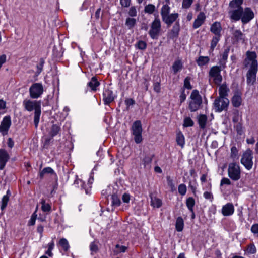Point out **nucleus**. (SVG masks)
I'll list each match as a JSON object with an SVG mask.
<instances>
[{
	"label": "nucleus",
	"mask_w": 258,
	"mask_h": 258,
	"mask_svg": "<svg viewBox=\"0 0 258 258\" xmlns=\"http://www.w3.org/2000/svg\"><path fill=\"white\" fill-rule=\"evenodd\" d=\"M25 109L28 111L35 110L34 122L36 128L37 127L41 114V101L25 100L23 102Z\"/></svg>",
	"instance_id": "nucleus-1"
},
{
	"label": "nucleus",
	"mask_w": 258,
	"mask_h": 258,
	"mask_svg": "<svg viewBox=\"0 0 258 258\" xmlns=\"http://www.w3.org/2000/svg\"><path fill=\"white\" fill-rule=\"evenodd\" d=\"M256 58V54L255 52L247 51L243 66L246 68H249V70H258V63Z\"/></svg>",
	"instance_id": "nucleus-2"
},
{
	"label": "nucleus",
	"mask_w": 258,
	"mask_h": 258,
	"mask_svg": "<svg viewBox=\"0 0 258 258\" xmlns=\"http://www.w3.org/2000/svg\"><path fill=\"white\" fill-rule=\"evenodd\" d=\"M190 98L191 101L189 104L188 108L191 112L196 111L202 104V97L199 94V91L194 90L192 91Z\"/></svg>",
	"instance_id": "nucleus-3"
},
{
	"label": "nucleus",
	"mask_w": 258,
	"mask_h": 258,
	"mask_svg": "<svg viewBox=\"0 0 258 258\" xmlns=\"http://www.w3.org/2000/svg\"><path fill=\"white\" fill-rule=\"evenodd\" d=\"M161 31V23L158 16L151 24L149 34L153 39H157L160 35Z\"/></svg>",
	"instance_id": "nucleus-4"
},
{
	"label": "nucleus",
	"mask_w": 258,
	"mask_h": 258,
	"mask_svg": "<svg viewBox=\"0 0 258 258\" xmlns=\"http://www.w3.org/2000/svg\"><path fill=\"white\" fill-rule=\"evenodd\" d=\"M221 71V66L212 67L209 72V81L211 79H213V82L216 85H220L222 81V76L220 74Z\"/></svg>",
	"instance_id": "nucleus-5"
},
{
	"label": "nucleus",
	"mask_w": 258,
	"mask_h": 258,
	"mask_svg": "<svg viewBox=\"0 0 258 258\" xmlns=\"http://www.w3.org/2000/svg\"><path fill=\"white\" fill-rule=\"evenodd\" d=\"M132 132L134 136V140L137 144L140 143L143 140L142 133V127L140 120L135 121L132 126Z\"/></svg>",
	"instance_id": "nucleus-6"
},
{
	"label": "nucleus",
	"mask_w": 258,
	"mask_h": 258,
	"mask_svg": "<svg viewBox=\"0 0 258 258\" xmlns=\"http://www.w3.org/2000/svg\"><path fill=\"white\" fill-rule=\"evenodd\" d=\"M228 173L229 177L234 181L240 178L241 171L239 166L236 163H231L229 164Z\"/></svg>",
	"instance_id": "nucleus-7"
},
{
	"label": "nucleus",
	"mask_w": 258,
	"mask_h": 258,
	"mask_svg": "<svg viewBox=\"0 0 258 258\" xmlns=\"http://www.w3.org/2000/svg\"><path fill=\"white\" fill-rule=\"evenodd\" d=\"M252 151L248 149L243 153L241 159V163L247 170H250L252 168Z\"/></svg>",
	"instance_id": "nucleus-8"
},
{
	"label": "nucleus",
	"mask_w": 258,
	"mask_h": 258,
	"mask_svg": "<svg viewBox=\"0 0 258 258\" xmlns=\"http://www.w3.org/2000/svg\"><path fill=\"white\" fill-rule=\"evenodd\" d=\"M43 91V87L42 84L34 83L29 88L30 96L33 99L38 98L41 96Z\"/></svg>",
	"instance_id": "nucleus-9"
},
{
	"label": "nucleus",
	"mask_w": 258,
	"mask_h": 258,
	"mask_svg": "<svg viewBox=\"0 0 258 258\" xmlns=\"http://www.w3.org/2000/svg\"><path fill=\"white\" fill-rule=\"evenodd\" d=\"M229 101L227 98H217L214 103V108L217 112H221L227 109Z\"/></svg>",
	"instance_id": "nucleus-10"
},
{
	"label": "nucleus",
	"mask_w": 258,
	"mask_h": 258,
	"mask_svg": "<svg viewBox=\"0 0 258 258\" xmlns=\"http://www.w3.org/2000/svg\"><path fill=\"white\" fill-rule=\"evenodd\" d=\"M11 125V120L10 116H7L4 117L0 125V132L3 136L8 134L9 129Z\"/></svg>",
	"instance_id": "nucleus-11"
},
{
	"label": "nucleus",
	"mask_w": 258,
	"mask_h": 258,
	"mask_svg": "<svg viewBox=\"0 0 258 258\" xmlns=\"http://www.w3.org/2000/svg\"><path fill=\"white\" fill-rule=\"evenodd\" d=\"M254 14L251 9L249 8H246L243 10L242 13L241 21L243 24L248 23L254 17Z\"/></svg>",
	"instance_id": "nucleus-12"
},
{
	"label": "nucleus",
	"mask_w": 258,
	"mask_h": 258,
	"mask_svg": "<svg viewBox=\"0 0 258 258\" xmlns=\"http://www.w3.org/2000/svg\"><path fill=\"white\" fill-rule=\"evenodd\" d=\"M9 159L10 156L8 152L4 149H0V170L4 168Z\"/></svg>",
	"instance_id": "nucleus-13"
},
{
	"label": "nucleus",
	"mask_w": 258,
	"mask_h": 258,
	"mask_svg": "<svg viewBox=\"0 0 258 258\" xmlns=\"http://www.w3.org/2000/svg\"><path fill=\"white\" fill-rule=\"evenodd\" d=\"M103 100L106 105H108L112 102L114 99V95L111 90L109 89H106L103 93Z\"/></svg>",
	"instance_id": "nucleus-14"
},
{
	"label": "nucleus",
	"mask_w": 258,
	"mask_h": 258,
	"mask_svg": "<svg viewBox=\"0 0 258 258\" xmlns=\"http://www.w3.org/2000/svg\"><path fill=\"white\" fill-rule=\"evenodd\" d=\"M178 16V13H172L164 17L162 20L168 27H170L177 20Z\"/></svg>",
	"instance_id": "nucleus-15"
},
{
	"label": "nucleus",
	"mask_w": 258,
	"mask_h": 258,
	"mask_svg": "<svg viewBox=\"0 0 258 258\" xmlns=\"http://www.w3.org/2000/svg\"><path fill=\"white\" fill-rule=\"evenodd\" d=\"M258 70H248L246 74L247 84L252 85L256 81V75Z\"/></svg>",
	"instance_id": "nucleus-16"
},
{
	"label": "nucleus",
	"mask_w": 258,
	"mask_h": 258,
	"mask_svg": "<svg viewBox=\"0 0 258 258\" xmlns=\"http://www.w3.org/2000/svg\"><path fill=\"white\" fill-rule=\"evenodd\" d=\"M205 19V14L203 12H200L194 22L193 28L197 29L200 27L204 23Z\"/></svg>",
	"instance_id": "nucleus-17"
},
{
	"label": "nucleus",
	"mask_w": 258,
	"mask_h": 258,
	"mask_svg": "<svg viewBox=\"0 0 258 258\" xmlns=\"http://www.w3.org/2000/svg\"><path fill=\"white\" fill-rule=\"evenodd\" d=\"M234 211V206L231 203H227L224 205L222 209V213L224 216H227L232 215Z\"/></svg>",
	"instance_id": "nucleus-18"
},
{
	"label": "nucleus",
	"mask_w": 258,
	"mask_h": 258,
	"mask_svg": "<svg viewBox=\"0 0 258 258\" xmlns=\"http://www.w3.org/2000/svg\"><path fill=\"white\" fill-rule=\"evenodd\" d=\"M222 30V27L221 24L219 22H214L211 26L210 31L213 34L215 35V36H221V31Z\"/></svg>",
	"instance_id": "nucleus-19"
},
{
	"label": "nucleus",
	"mask_w": 258,
	"mask_h": 258,
	"mask_svg": "<svg viewBox=\"0 0 258 258\" xmlns=\"http://www.w3.org/2000/svg\"><path fill=\"white\" fill-rule=\"evenodd\" d=\"M180 31V25L179 22H176L171 29L169 36L170 38L174 39L178 37Z\"/></svg>",
	"instance_id": "nucleus-20"
},
{
	"label": "nucleus",
	"mask_w": 258,
	"mask_h": 258,
	"mask_svg": "<svg viewBox=\"0 0 258 258\" xmlns=\"http://www.w3.org/2000/svg\"><path fill=\"white\" fill-rule=\"evenodd\" d=\"M235 9L232 12L231 18L234 20L238 21L240 19H241L242 13L243 12V8H239Z\"/></svg>",
	"instance_id": "nucleus-21"
},
{
	"label": "nucleus",
	"mask_w": 258,
	"mask_h": 258,
	"mask_svg": "<svg viewBox=\"0 0 258 258\" xmlns=\"http://www.w3.org/2000/svg\"><path fill=\"white\" fill-rule=\"evenodd\" d=\"M232 29V38L236 42H239L243 39V33L239 30Z\"/></svg>",
	"instance_id": "nucleus-22"
},
{
	"label": "nucleus",
	"mask_w": 258,
	"mask_h": 258,
	"mask_svg": "<svg viewBox=\"0 0 258 258\" xmlns=\"http://www.w3.org/2000/svg\"><path fill=\"white\" fill-rule=\"evenodd\" d=\"M229 91L226 85L222 84L220 86L219 88V97L218 98H226L228 95V92Z\"/></svg>",
	"instance_id": "nucleus-23"
},
{
	"label": "nucleus",
	"mask_w": 258,
	"mask_h": 258,
	"mask_svg": "<svg viewBox=\"0 0 258 258\" xmlns=\"http://www.w3.org/2000/svg\"><path fill=\"white\" fill-rule=\"evenodd\" d=\"M198 121L199 126L202 129L206 127L207 122V117L206 115L201 114L198 117Z\"/></svg>",
	"instance_id": "nucleus-24"
},
{
	"label": "nucleus",
	"mask_w": 258,
	"mask_h": 258,
	"mask_svg": "<svg viewBox=\"0 0 258 258\" xmlns=\"http://www.w3.org/2000/svg\"><path fill=\"white\" fill-rule=\"evenodd\" d=\"M151 198V205L154 208H159L162 205V201L161 200L154 196L153 195H150Z\"/></svg>",
	"instance_id": "nucleus-25"
},
{
	"label": "nucleus",
	"mask_w": 258,
	"mask_h": 258,
	"mask_svg": "<svg viewBox=\"0 0 258 258\" xmlns=\"http://www.w3.org/2000/svg\"><path fill=\"white\" fill-rule=\"evenodd\" d=\"M60 127L57 124H53L52 125L49 132V135L51 138L57 135L60 132Z\"/></svg>",
	"instance_id": "nucleus-26"
},
{
	"label": "nucleus",
	"mask_w": 258,
	"mask_h": 258,
	"mask_svg": "<svg viewBox=\"0 0 258 258\" xmlns=\"http://www.w3.org/2000/svg\"><path fill=\"white\" fill-rule=\"evenodd\" d=\"M242 99L241 96L238 94H235L232 99V103L233 106L238 107L241 103Z\"/></svg>",
	"instance_id": "nucleus-27"
},
{
	"label": "nucleus",
	"mask_w": 258,
	"mask_h": 258,
	"mask_svg": "<svg viewBox=\"0 0 258 258\" xmlns=\"http://www.w3.org/2000/svg\"><path fill=\"white\" fill-rule=\"evenodd\" d=\"M184 227V222L182 217H178L176 221L175 227L177 231H182Z\"/></svg>",
	"instance_id": "nucleus-28"
},
{
	"label": "nucleus",
	"mask_w": 258,
	"mask_h": 258,
	"mask_svg": "<svg viewBox=\"0 0 258 258\" xmlns=\"http://www.w3.org/2000/svg\"><path fill=\"white\" fill-rule=\"evenodd\" d=\"M210 59L208 56H200L197 60L199 66L202 67L209 63Z\"/></svg>",
	"instance_id": "nucleus-29"
},
{
	"label": "nucleus",
	"mask_w": 258,
	"mask_h": 258,
	"mask_svg": "<svg viewBox=\"0 0 258 258\" xmlns=\"http://www.w3.org/2000/svg\"><path fill=\"white\" fill-rule=\"evenodd\" d=\"M99 84V82L95 77H92L91 81L88 83V86L93 91L96 90V87H98Z\"/></svg>",
	"instance_id": "nucleus-30"
},
{
	"label": "nucleus",
	"mask_w": 258,
	"mask_h": 258,
	"mask_svg": "<svg viewBox=\"0 0 258 258\" xmlns=\"http://www.w3.org/2000/svg\"><path fill=\"white\" fill-rule=\"evenodd\" d=\"M182 68V64L181 61L179 60L175 61L172 66V69L175 74L180 70Z\"/></svg>",
	"instance_id": "nucleus-31"
},
{
	"label": "nucleus",
	"mask_w": 258,
	"mask_h": 258,
	"mask_svg": "<svg viewBox=\"0 0 258 258\" xmlns=\"http://www.w3.org/2000/svg\"><path fill=\"white\" fill-rule=\"evenodd\" d=\"M243 3V0H232L230 2L229 6L233 9L242 8L241 5Z\"/></svg>",
	"instance_id": "nucleus-32"
},
{
	"label": "nucleus",
	"mask_w": 258,
	"mask_h": 258,
	"mask_svg": "<svg viewBox=\"0 0 258 258\" xmlns=\"http://www.w3.org/2000/svg\"><path fill=\"white\" fill-rule=\"evenodd\" d=\"M186 206L190 212H192L193 207L195 204V201L192 197H189L186 199Z\"/></svg>",
	"instance_id": "nucleus-33"
},
{
	"label": "nucleus",
	"mask_w": 258,
	"mask_h": 258,
	"mask_svg": "<svg viewBox=\"0 0 258 258\" xmlns=\"http://www.w3.org/2000/svg\"><path fill=\"white\" fill-rule=\"evenodd\" d=\"M170 7L168 5H164L161 9V15L162 19L169 14Z\"/></svg>",
	"instance_id": "nucleus-34"
},
{
	"label": "nucleus",
	"mask_w": 258,
	"mask_h": 258,
	"mask_svg": "<svg viewBox=\"0 0 258 258\" xmlns=\"http://www.w3.org/2000/svg\"><path fill=\"white\" fill-rule=\"evenodd\" d=\"M112 204L113 206H119L120 205L121 201L119 197L116 194H113L111 197Z\"/></svg>",
	"instance_id": "nucleus-35"
},
{
	"label": "nucleus",
	"mask_w": 258,
	"mask_h": 258,
	"mask_svg": "<svg viewBox=\"0 0 258 258\" xmlns=\"http://www.w3.org/2000/svg\"><path fill=\"white\" fill-rule=\"evenodd\" d=\"M41 209L44 212H49L51 210V206L49 204L45 203L44 199H42L41 201Z\"/></svg>",
	"instance_id": "nucleus-36"
},
{
	"label": "nucleus",
	"mask_w": 258,
	"mask_h": 258,
	"mask_svg": "<svg viewBox=\"0 0 258 258\" xmlns=\"http://www.w3.org/2000/svg\"><path fill=\"white\" fill-rule=\"evenodd\" d=\"M54 174V171L51 167L44 168L40 173V176L41 178H43L45 174Z\"/></svg>",
	"instance_id": "nucleus-37"
},
{
	"label": "nucleus",
	"mask_w": 258,
	"mask_h": 258,
	"mask_svg": "<svg viewBox=\"0 0 258 258\" xmlns=\"http://www.w3.org/2000/svg\"><path fill=\"white\" fill-rule=\"evenodd\" d=\"M136 23V20L134 18H128L126 19L125 21V25L128 27L129 29L133 28Z\"/></svg>",
	"instance_id": "nucleus-38"
},
{
	"label": "nucleus",
	"mask_w": 258,
	"mask_h": 258,
	"mask_svg": "<svg viewBox=\"0 0 258 258\" xmlns=\"http://www.w3.org/2000/svg\"><path fill=\"white\" fill-rule=\"evenodd\" d=\"M59 244L66 251H67L70 247L68 241L63 238L60 240Z\"/></svg>",
	"instance_id": "nucleus-39"
},
{
	"label": "nucleus",
	"mask_w": 258,
	"mask_h": 258,
	"mask_svg": "<svg viewBox=\"0 0 258 258\" xmlns=\"http://www.w3.org/2000/svg\"><path fill=\"white\" fill-rule=\"evenodd\" d=\"M155 10V6L152 4H149L145 7V12L148 14H153Z\"/></svg>",
	"instance_id": "nucleus-40"
},
{
	"label": "nucleus",
	"mask_w": 258,
	"mask_h": 258,
	"mask_svg": "<svg viewBox=\"0 0 258 258\" xmlns=\"http://www.w3.org/2000/svg\"><path fill=\"white\" fill-rule=\"evenodd\" d=\"M176 142L179 146L183 147L184 144V138L182 134H178L176 137Z\"/></svg>",
	"instance_id": "nucleus-41"
},
{
	"label": "nucleus",
	"mask_w": 258,
	"mask_h": 258,
	"mask_svg": "<svg viewBox=\"0 0 258 258\" xmlns=\"http://www.w3.org/2000/svg\"><path fill=\"white\" fill-rule=\"evenodd\" d=\"M9 200V195H5L3 197L2 200V205L1 207V209L2 210H4L5 209L7 205Z\"/></svg>",
	"instance_id": "nucleus-42"
},
{
	"label": "nucleus",
	"mask_w": 258,
	"mask_h": 258,
	"mask_svg": "<svg viewBox=\"0 0 258 258\" xmlns=\"http://www.w3.org/2000/svg\"><path fill=\"white\" fill-rule=\"evenodd\" d=\"M220 36H215L213 37L211 43V49L213 50L215 48L220 40Z\"/></svg>",
	"instance_id": "nucleus-43"
},
{
	"label": "nucleus",
	"mask_w": 258,
	"mask_h": 258,
	"mask_svg": "<svg viewBox=\"0 0 258 258\" xmlns=\"http://www.w3.org/2000/svg\"><path fill=\"white\" fill-rule=\"evenodd\" d=\"M194 125V121L190 117H186L184 119L183 126L185 127H190Z\"/></svg>",
	"instance_id": "nucleus-44"
},
{
	"label": "nucleus",
	"mask_w": 258,
	"mask_h": 258,
	"mask_svg": "<svg viewBox=\"0 0 258 258\" xmlns=\"http://www.w3.org/2000/svg\"><path fill=\"white\" fill-rule=\"evenodd\" d=\"M44 60L43 58H41L40 59V61H39V64H38L37 65V72L36 73L39 75L42 71L43 70V66H44Z\"/></svg>",
	"instance_id": "nucleus-45"
},
{
	"label": "nucleus",
	"mask_w": 258,
	"mask_h": 258,
	"mask_svg": "<svg viewBox=\"0 0 258 258\" xmlns=\"http://www.w3.org/2000/svg\"><path fill=\"white\" fill-rule=\"evenodd\" d=\"M178 192L182 196L185 195L186 192V187L185 184H181L179 185Z\"/></svg>",
	"instance_id": "nucleus-46"
},
{
	"label": "nucleus",
	"mask_w": 258,
	"mask_h": 258,
	"mask_svg": "<svg viewBox=\"0 0 258 258\" xmlns=\"http://www.w3.org/2000/svg\"><path fill=\"white\" fill-rule=\"evenodd\" d=\"M136 46L140 50H145L147 47L146 43L144 41H139L136 44Z\"/></svg>",
	"instance_id": "nucleus-47"
},
{
	"label": "nucleus",
	"mask_w": 258,
	"mask_h": 258,
	"mask_svg": "<svg viewBox=\"0 0 258 258\" xmlns=\"http://www.w3.org/2000/svg\"><path fill=\"white\" fill-rule=\"evenodd\" d=\"M247 251L248 253L250 254L255 253L256 251L255 245L253 244H249L247 247Z\"/></svg>",
	"instance_id": "nucleus-48"
},
{
	"label": "nucleus",
	"mask_w": 258,
	"mask_h": 258,
	"mask_svg": "<svg viewBox=\"0 0 258 258\" xmlns=\"http://www.w3.org/2000/svg\"><path fill=\"white\" fill-rule=\"evenodd\" d=\"M193 0H183L182 8L184 9H188L191 5Z\"/></svg>",
	"instance_id": "nucleus-49"
},
{
	"label": "nucleus",
	"mask_w": 258,
	"mask_h": 258,
	"mask_svg": "<svg viewBox=\"0 0 258 258\" xmlns=\"http://www.w3.org/2000/svg\"><path fill=\"white\" fill-rule=\"evenodd\" d=\"M190 78L187 77L184 81V87L188 89H191L192 86L190 83Z\"/></svg>",
	"instance_id": "nucleus-50"
},
{
	"label": "nucleus",
	"mask_w": 258,
	"mask_h": 258,
	"mask_svg": "<svg viewBox=\"0 0 258 258\" xmlns=\"http://www.w3.org/2000/svg\"><path fill=\"white\" fill-rule=\"evenodd\" d=\"M154 90L157 92L159 93L160 92V80L159 81L154 82L153 84Z\"/></svg>",
	"instance_id": "nucleus-51"
},
{
	"label": "nucleus",
	"mask_w": 258,
	"mask_h": 258,
	"mask_svg": "<svg viewBox=\"0 0 258 258\" xmlns=\"http://www.w3.org/2000/svg\"><path fill=\"white\" fill-rule=\"evenodd\" d=\"M36 210L31 216V219L29 221V224L30 225H34L35 224V220L36 219L37 215H36Z\"/></svg>",
	"instance_id": "nucleus-52"
},
{
	"label": "nucleus",
	"mask_w": 258,
	"mask_h": 258,
	"mask_svg": "<svg viewBox=\"0 0 258 258\" xmlns=\"http://www.w3.org/2000/svg\"><path fill=\"white\" fill-rule=\"evenodd\" d=\"M153 156L152 155V156H146L144 159V164L145 165H148L149 164H150L152 160V158H153Z\"/></svg>",
	"instance_id": "nucleus-53"
},
{
	"label": "nucleus",
	"mask_w": 258,
	"mask_h": 258,
	"mask_svg": "<svg viewBox=\"0 0 258 258\" xmlns=\"http://www.w3.org/2000/svg\"><path fill=\"white\" fill-rule=\"evenodd\" d=\"M131 0H120V5L124 7H128L131 5Z\"/></svg>",
	"instance_id": "nucleus-54"
},
{
	"label": "nucleus",
	"mask_w": 258,
	"mask_h": 258,
	"mask_svg": "<svg viewBox=\"0 0 258 258\" xmlns=\"http://www.w3.org/2000/svg\"><path fill=\"white\" fill-rule=\"evenodd\" d=\"M204 197L206 199L210 200L211 201L213 199L212 194L210 192L208 191H206L204 193Z\"/></svg>",
	"instance_id": "nucleus-55"
},
{
	"label": "nucleus",
	"mask_w": 258,
	"mask_h": 258,
	"mask_svg": "<svg viewBox=\"0 0 258 258\" xmlns=\"http://www.w3.org/2000/svg\"><path fill=\"white\" fill-rule=\"evenodd\" d=\"M231 157L235 158L237 156V153H238V150H237V148L234 146L232 147L231 149Z\"/></svg>",
	"instance_id": "nucleus-56"
},
{
	"label": "nucleus",
	"mask_w": 258,
	"mask_h": 258,
	"mask_svg": "<svg viewBox=\"0 0 258 258\" xmlns=\"http://www.w3.org/2000/svg\"><path fill=\"white\" fill-rule=\"evenodd\" d=\"M122 200L124 203H127L129 202L130 200V196L127 194H124L122 197Z\"/></svg>",
	"instance_id": "nucleus-57"
},
{
	"label": "nucleus",
	"mask_w": 258,
	"mask_h": 258,
	"mask_svg": "<svg viewBox=\"0 0 258 258\" xmlns=\"http://www.w3.org/2000/svg\"><path fill=\"white\" fill-rule=\"evenodd\" d=\"M224 184H226V185H230L231 184L230 180L228 178H222L221 181L220 185L222 186Z\"/></svg>",
	"instance_id": "nucleus-58"
},
{
	"label": "nucleus",
	"mask_w": 258,
	"mask_h": 258,
	"mask_svg": "<svg viewBox=\"0 0 258 258\" xmlns=\"http://www.w3.org/2000/svg\"><path fill=\"white\" fill-rule=\"evenodd\" d=\"M116 248L117 249V252H124L126 249V247L125 246H119L118 244H117L116 245Z\"/></svg>",
	"instance_id": "nucleus-59"
},
{
	"label": "nucleus",
	"mask_w": 258,
	"mask_h": 258,
	"mask_svg": "<svg viewBox=\"0 0 258 258\" xmlns=\"http://www.w3.org/2000/svg\"><path fill=\"white\" fill-rule=\"evenodd\" d=\"M186 94H185L184 90H183L182 91V93L179 97L180 104H181L185 101V100L186 99Z\"/></svg>",
	"instance_id": "nucleus-60"
},
{
	"label": "nucleus",
	"mask_w": 258,
	"mask_h": 258,
	"mask_svg": "<svg viewBox=\"0 0 258 258\" xmlns=\"http://www.w3.org/2000/svg\"><path fill=\"white\" fill-rule=\"evenodd\" d=\"M128 14L131 16H135L137 14L136 10L135 7H131L129 10Z\"/></svg>",
	"instance_id": "nucleus-61"
},
{
	"label": "nucleus",
	"mask_w": 258,
	"mask_h": 258,
	"mask_svg": "<svg viewBox=\"0 0 258 258\" xmlns=\"http://www.w3.org/2000/svg\"><path fill=\"white\" fill-rule=\"evenodd\" d=\"M251 231L254 234L258 233V224L253 225L251 228Z\"/></svg>",
	"instance_id": "nucleus-62"
},
{
	"label": "nucleus",
	"mask_w": 258,
	"mask_h": 258,
	"mask_svg": "<svg viewBox=\"0 0 258 258\" xmlns=\"http://www.w3.org/2000/svg\"><path fill=\"white\" fill-rule=\"evenodd\" d=\"M90 250L92 252H97L98 250V246L94 242H92L90 245Z\"/></svg>",
	"instance_id": "nucleus-63"
},
{
	"label": "nucleus",
	"mask_w": 258,
	"mask_h": 258,
	"mask_svg": "<svg viewBox=\"0 0 258 258\" xmlns=\"http://www.w3.org/2000/svg\"><path fill=\"white\" fill-rule=\"evenodd\" d=\"M229 51V49H226L222 54V59L223 60L226 61L228 58V54Z\"/></svg>",
	"instance_id": "nucleus-64"
}]
</instances>
